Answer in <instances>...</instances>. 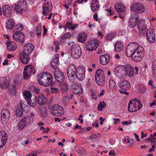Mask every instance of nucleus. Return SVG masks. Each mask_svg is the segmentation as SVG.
<instances>
[{"instance_id":"nucleus-1","label":"nucleus","mask_w":156,"mask_h":156,"mask_svg":"<svg viewBox=\"0 0 156 156\" xmlns=\"http://www.w3.org/2000/svg\"><path fill=\"white\" fill-rule=\"evenodd\" d=\"M114 72L115 76L119 78L127 75L131 77L133 76L134 74V70L130 65L128 64L117 66L115 69Z\"/></svg>"},{"instance_id":"nucleus-2","label":"nucleus","mask_w":156,"mask_h":156,"mask_svg":"<svg viewBox=\"0 0 156 156\" xmlns=\"http://www.w3.org/2000/svg\"><path fill=\"white\" fill-rule=\"evenodd\" d=\"M144 10H131L132 15L129 21V25L132 28H134L137 24V20L139 19V15L144 12Z\"/></svg>"},{"instance_id":"nucleus-3","label":"nucleus","mask_w":156,"mask_h":156,"mask_svg":"<svg viewBox=\"0 0 156 156\" xmlns=\"http://www.w3.org/2000/svg\"><path fill=\"white\" fill-rule=\"evenodd\" d=\"M95 81L97 84L100 86H103L105 83L104 72L103 70H97L95 74Z\"/></svg>"},{"instance_id":"nucleus-4","label":"nucleus","mask_w":156,"mask_h":156,"mask_svg":"<svg viewBox=\"0 0 156 156\" xmlns=\"http://www.w3.org/2000/svg\"><path fill=\"white\" fill-rule=\"evenodd\" d=\"M140 46L136 42H133L129 44L126 49V53L127 56L131 57Z\"/></svg>"},{"instance_id":"nucleus-5","label":"nucleus","mask_w":156,"mask_h":156,"mask_svg":"<svg viewBox=\"0 0 156 156\" xmlns=\"http://www.w3.org/2000/svg\"><path fill=\"white\" fill-rule=\"evenodd\" d=\"M144 48L142 47H139L136 51L131 56L132 59L136 62H139L141 61L144 57Z\"/></svg>"},{"instance_id":"nucleus-6","label":"nucleus","mask_w":156,"mask_h":156,"mask_svg":"<svg viewBox=\"0 0 156 156\" xmlns=\"http://www.w3.org/2000/svg\"><path fill=\"white\" fill-rule=\"evenodd\" d=\"M71 55L74 58H79L82 55L80 47L78 44H74L71 48Z\"/></svg>"},{"instance_id":"nucleus-7","label":"nucleus","mask_w":156,"mask_h":156,"mask_svg":"<svg viewBox=\"0 0 156 156\" xmlns=\"http://www.w3.org/2000/svg\"><path fill=\"white\" fill-rule=\"evenodd\" d=\"M77 69L74 65L70 66L67 69V75L69 80L71 82H74Z\"/></svg>"},{"instance_id":"nucleus-8","label":"nucleus","mask_w":156,"mask_h":156,"mask_svg":"<svg viewBox=\"0 0 156 156\" xmlns=\"http://www.w3.org/2000/svg\"><path fill=\"white\" fill-rule=\"evenodd\" d=\"M99 41L96 39L89 40L86 46V48L89 51H93L95 50L99 46Z\"/></svg>"},{"instance_id":"nucleus-9","label":"nucleus","mask_w":156,"mask_h":156,"mask_svg":"<svg viewBox=\"0 0 156 156\" xmlns=\"http://www.w3.org/2000/svg\"><path fill=\"white\" fill-rule=\"evenodd\" d=\"M52 108L51 112L55 116H61L64 114V111L62 107L58 104L53 105Z\"/></svg>"},{"instance_id":"nucleus-10","label":"nucleus","mask_w":156,"mask_h":156,"mask_svg":"<svg viewBox=\"0 0 156 156\" xmlns=\"http://www.w3.org/2000/svg\"><path fill=\"white\" fill-rule=\"evenodd\" d=\"M1 122L3 125H6L9 121L10 113L9 111L7 109H3L1 113Z\"/></svg>"},{"instance_id":"nucleus-11","label":"nucleus","mask_w":156,"mask_h":156,"mask_svg":"<svg viewBox=\"0 0 156 156\" xmlns=\"http://www.w3.org/2000/svg\"><path fill=\"white\" fill-rule=\"evenodd\" d=\"M120 86L122 89L119 90L120 93L126 95L129 94V93L126 91V90H129L130 87V83L128 81L124 80L122 81L120 83Z\"/></svg>"},{"instance_id":"nucleus-12","label":"nucleus","mask_w":156,"mask_h":156,"mask_svg":"<svg viewBox=\"0 0 156 156\" xmlns=\"http://www.w3.org/2000/svg\"><path fill=\"white\" fill-rule=\"evenodd\" d=\"M85 75V68L82 66H79L78 68L75 77L77 78L78 80L81 81L84 79Z\"/></svg>"},{"instance_id":"nucleus-13","label":"nucleus","mask_w":156,"mask_h":156,"mask_svg":"<svg viewBox=\"0 0 156 156\" xmlns=\"http://www.w3.org/2000/svg\"><path fill=\"white\" fill-rule=\"evenodd\" d=\"M154 29L147 30L146 37L147 40L151 43L154 42L155 39V33Z\"/></svg>"},{"instance_id":"nucleus-14","label":"nucleus","mask_w":156,"mask_h":156,"mask_svg":"<svg viewBox=\"0 0 156 156\" xmlns=\"http://www.w3.org/2000/svg\"><path fill=\"white\" fill-rule=\"evenodd\" d=\"M12 37L16 42H23L24 39V34L21 31H17L13 34Z\"/></svg>"},{"instance_id":"nucleus-15","label":"nucleus","mask_w":156,"mask_h":156,"mask_svg":"<svg viewBox=\"0 0 156 156\" xmlns=\"http://www.w3.org/2000/svg\"><path fill=\"white\" fill-rule=\"evenodd\" d=\"M22 101H20V105L17 106L16 109V115L17 116H21L23 115V112L25 110V105Z\"/></svg>"},{"instance_id":"nucleus-16","label":"nucleus","mask_w":156,"mask_h":156,"mask_svg":"<svg viewBox=\"0 0 156 156\" xmlns=\"http://www.w3.org/2000/svg\"><path fill=\"white\" fill-rule=\"evenodd\" d=\"M55 78L59 83H62L65 80L63 73L58 69L56 70L54 72Z\"/></svg>"},{"instance_id":"nucleus-17","label":"nucleus","mask_w":156,"mask_h":156,"mask_svg":"<svg viewBox=\"0 0 156 156\" xmlns=\"http://www.w3.org/2000/svg\"><path fill=\"white\" fill-rule=\"evenodd\" d=\"M34 49V46L32 43H29L25 44L23 48V51L22 53L29 55L31 53Z\"/></svg>"},{"instance_id":"nucleus-18","label":"nucleus","mask_w":156,"mask_h":156,"mask_svg":"<svg viewBox=\"0 0 156 156\" xmlns=\"http://www.w3.org/2000/svg\"><path fill=\"white\" fill-rule=\"evenodd\" d=\"M7 139V135L4 131L0 132V149L5 145Z\"/></svg>"},{"instance_id":"nucleus-19","label":"nucleus","mask_w":156,"mask_h":156,"mask_svg":"<svg viewBox=\"0 0 156 156\" xmlns=\"http://www.w3.org/2000/svg\"><path fill=\"white\" fill-rule=\"evenodd\" d=\"M48 73H42L40 74L37 77V80L38 83L41 85L42 83L45 82V80L47 79Z\"/></svg>"},{"instance_id":"nucleus-20","label":"nucleus","mask_w":156,"mask_h":156,"mask_svg":"<svg viewBox=\"0 0 156 156\" xmlns=\"http://www.w3.org/2000/svg\"><path fill=\"white\" fill-rule=\"evenodd\" d=\"M19 57L20 59L23 64H27L29 63L30 58L29 55L22 53L20 54Z\"/></svg>"},{"instance_id":"nucleus-21","label":"nucleus","mask_w":156,"mask_h":156,"mask_svg":"<svg viewBox=\"0 0 156 156\" xmlns=\"http://www.w3.org/2000/svg\"><path fill=\"white\" fill-rule=\"evenodd\" d=\"M6 44L7 45V49L9 51H14L17 48V45L14 41H8L6 43Z\"/></svg>"},{"instance_id":"nucleus-22","label":"nucleus","mask_w":156,"mask_h":156,"mask_svg":"<svg viewBox=\"0 0 156 156\" xmlns=\"http://www.w3.org/2000/svg\"><path fill=\"white\" fill-rule=\"evenodd\" d=\"M73 89V92L75 94L77 95L78 94H82L83 91L82 88L81 84H75L72 87Z\"/></svg>"},{"instance_id":"nucleus-23","label":"nucleus","mask_w":156,"mask_h":156,"mask_svg":"<svg viewBox=\"0 0 156 156\" xmlns=\"http://www.w3.org/2000/svg\"><path fill=\"white\" fill-rule=\"evenodd\" d=\"M59 55L58 54H55V55L54 58L52 59V62L51 63V67L56 70H58L56 68L58 66L59 63Z\"/></svg>"},{"instance_id":"nucleus-24","label":"nucleus","mask_w":156,"mask_h":156,"mask_svg":"<svg viewBox=\"0 0 156 156\" xmlns=\"http://www.w3.org/2000/svg\"><path fill=\"white\" fill-rule=\"evenodd\" d=\"M27 2L26 1H23L22 2H20L16 4L12 5L11 9H14V10H23V9L22 7H23V5H25L26 6Z\"/></svg>"},{"instance_id":"nucleus-25","label":"nucleus","mask_w":156,"mask_h":156,"mask_svg":"<svg viewBox=\"0 0 156 156\" xmlns=\"http://www.w3.org/2000/svg\"><path fill=\"white\" fill-rule=\"evenodd\" d=\"M110 55L108 54L102 55L100 57L101 64L103 65H105L110 60Z\"/></svg>"},{"instance_id":"nucleus-26","label":"nucleus","mask_w":156,"mask_h":156,"mask_svg":"<svg viewBox=\"0 0 156 156\" xmlns=\"http://www.w3.org/2000/svg\"><path fill=\"white\" fill-rule=\"evenodd\" d=\"M35 99L37 104L40 105H44L47 102V100L44 95L35 96Z\"/></svg>"},{"instance_id":"nucleus-27","label":"nucleus","mask_w":156,"mask_h":156,"mask_svg":"<svg viewBox=\"0 0 156 156\" xmlns=\"http://www.w3.org/2000/svg\"><path fill=\"white\" fill-rule=\"evenodd\" d=\"M133 104L132 101H131L129 103L128 107V111L129 112H136L137 110H139L140 109V107H137L136 103L135 104L134 103L133 105Z\"/></svg>"},{"instance_id":"nucleus-28","label":"nucleus","mask_w":156,"mask_h":156,"mask_svg":"<svg viewBox=\"0 0 156 156\" xmlns=\"http://www.w3.org/2000/svg\"><path fill=\"white\" fill-rule=\"evenodd\" d=\"M130 10H142L144 9L143 5L140 3H133L130 6Z\"/></svg>"},{"instance_id":"nucleus-29","label":"nucleus","mask_w":156,"mask_h":156,"mask_svg":"<svg viewBox=\"0 0 156 156\" xmlns=\"http://www.w3.org/2000/svg\"><path fill=\"white\" fill-rule=\"evenodd\" d=\"M137 26L138 29L140 30H144L147 28V25L144 20L143 19L139 20L137 23Z\"/></svg>"},{"instance_id":"nucleus-30","label":"nucleus","mask_w":156,"mask_h":156,"mask_svg":"<svg viewBox=\"0 0 156 156\" xmlns=\"http://www.w3.org/2000/svg\"><path fill=\"white\" fill-rule=\"evenodd\" d=\"M53 80V77L52 75L50 73H48V76L47 79H46L45 81V82L42 83L41 85L44 87H47L52 85L53 84L52 83V80Z\"/></svg>"},{"instance_id":"nucleus-31","label":"nucleus","mask_w":156,"mask_h":156,"mask_svg":"<svg viewBox=\"0 0 156 156\" xmlns=\"http://www.w3.org/2000/svg\"><path fill=\"white\" fill-rule=\"evenodd\" d=\"M8 92L12 96H15L16 95L17 93V89L15 84H13L9 86Z\"/></svg>"},{"instance_id":"nucleus-32","label":"nucleus","mask_w":156,"mask_h":156,"mask_svg":"<svg viewBox=\"0 0 156 156\" xmlns=\"http://www.w3.org/2000/svg\"><path fill=\"white\" fill-rule=\"evenodd\" d=\"M24 69L30 74L31 73H32L33 74H34L36 72L35 67L32 65L30 64L26 66Z\"/></svg>"},{"instance_id":"nucleus-33","label":"nucleus","mask_w":156,"mask_h":156,"mask_svg":"<svg viewBox=\"0 0 156 156\" xmlns=\"http://www.w3.org/2000/svg\"><path fill=\"white\" fill-rule=\"evenodd\" d=\"M15 22L12 18H9L6 22L5 27L9 30H12L14 27Z\"/></svg>"},{"instance_id":"nucleus-34","label":"nucleus","mask_w":156,"mask_h":156,"mask_svg":"<svg viewBox=\"0 0 156 156\" xmlns=\"http://www.w3.org/2000/svg\"><path fill=\"white\" fill-rule=\"evenodd\" d=\"M52 5L51 1L45 0L43 5L42 10H50L52 9Z\"/></svg>"},{"instance_id":"nucleus-35","label":"nucleus","mask_w":156,"mask_h":156,"mask_svg":"<svg viewBox=\"0 0 156 156\" xmlns=\"http://www.w3.org/2000/svg\"><path fill=\"white\" fill-rule=\"evenodd\" d=\"M22 119L27 126L33 123L34 121L33 118L30 116H26Z\"/></svg>"},{"instance_id":"nucleus-36","label":"nucleus","mask_w":156,"mask_h":156,"mask_svg":"<svg viewBox=\"0 0 156 156\" xmlns=\"http://www.w3.org/2000/svg\"><path fill=\"white\" fill-rule=\"evenodd\" d=\"M22 119L27 126L33 123L34 121L33 118L30 116H26Z\"/></svg>"},{"instance_id":"nucleus-37","label":"nucleus","mask_w":156,"mask_h":156,"mask_svg":"<svg viewBox=\"0 0 156 156\" xmlns=\"http://www.w3.org/2000/svg\"><path fill=\"white\" fill-rule=\"evenodd\" d=\"M10 80L8 79H4L2 82L0 83V87L2 89L7 88L9 86Z\"/></svg>"},{"instance_id":"nucleus-38","label":"nucleus","mask_w":156,"mask_h":156,"mask_svg":"<svg viewBox=\"0 0 156 156\" xmlns=\"http://www.w3.org/2000/svg\"><path fill=\"white\" fill-rule=\"evenodd\" d=\"M91 3V10H98L99 9L100 5L98 0H93Z\"/></svg>"},{"instance_id":"nucleus-39","label":"nucleus","mask_w":156,"mask_h":156,"mask_svg":"<svg viewBox=\"0 0 156 156\" xmlns=\"http://www.w3.org/2000/svg\"><path fill=\"white\" fill-rule=\"evenodd\" d=\"M78 41L81 43L85 42L87 38V35L85 33H80L78 35Z\"/></svg>"},{"instance_id":"nucleus-40","label":"nucleus","mask_w":156,"mask_h":156,"mask_svg":"<svg viewBox=\"0 0 156 156\" xmlns=\"http://www.w3.org/2000/svg\"><path fill=\"white\" fill-rule=\"evenodd\" d=\"M71 36V34L69 32L66 33L63 35L61 37L60 42L61 43H63L65 41L66 39L69 38Z\"/></svg>"},{"instance_id":"nucleus-41","label":"nucleus","mask_w":156,"mask_h":156,"mask_svg":"<svg viewBox=\"0 0 156 156\" xmlns=\"http://www.w3.org/2000/svg\"><path fill=\"white\" fill-rule=\"evenodd\" d=\"M114 48L116 51L120 52L122 49V45L120 42H118L115 44Z\"/></svg>"},{"instance_id":"nucleus-42","label":"nucleus","mask_w":156,"mask_h":156,"mask_svg":"<svg viewBox=\"0 0 156 156\" xmlns=\"http://www.w3.org/2000/svg\"><path fill=\"white\" fill-rule=\"evenodd\" d=\"M18 129L20 131H21L23 130L26 126H27L26 124L24 123V122L21 119L20 121V122L18 125Z\"/></svg>"},{"instance_id":"nucleus-43","label":"nucleus","mask_w":156,"mask_h":156,"mask_svg":"<svg viewBox=\"0 0 156 156\" xmlns=\"http://www.w3.org/2000/svg\"><path fill=\"white\" fill-rule=\"evenodd\" d=\"M29 90L31 92L35 93L37 94H39L40 89L36 88L34 85H31L29 87Z\"/></svg>"},{"instance_id":"nucleus-44","label":"nucleus","mask_w":156,"mask_h":156,"mask_svg":"<svg viewBox=\"0 0 156 156\" xmlns=\"http://www.w3.org/2000/svg\"><path fill=\"white\" fill-rule=\"evenodd\" d=\"M37 101L35 99V97L33 100L29 99L27 101V103L33 107H35L37 105Z\"/></svg>"},{"instance_id":"nucleus-45","label":"nucleus","mask_w":156,"mask_h":156,"mask_svg":"<svg viewBox=\"0 0 156 156\" xmlns=\"http://www.w3.org/2000/svg\"><path fill=\"white\" fill-rule=\"evenodd\" d=\"M61 91L64 92H67L69 89V87L67 84L62 83L61 85Z\"/></svg>"},{"instance_id":"nucleus-46","label":"nucleus","mask_w":156,"mask_h":156,"mask_svg":"<svg viewBox=\"0 0 156 156\" xmlns=\"http://www.w3.org/2000/svg\"><path fill=\"white\" fill-rule=\"evenodd\" d=\"M115 10H125V6L121 3H117L115 6Z\"/></svg>"},{"instance_id":"nucleus-47","label":"nucleus","mask_w":156,"mask_h":156,"mask_svg":"<svg viewBox=\"0 0 156 156\" xmlns=\"http://www.w3.org/2000/svg\"><path fill=\"white\" fill-rule=\"evenodd\" d=\"M101 136L100 133H97L96 134H92L89 137V139H90L92 141H93L95 139H98V138L100 137Z\"/></svg>"},{"instance_id":"nucleus-48","label":"nucleus","mask_w":156,"mask_h":156,"mask_svg":"<svg viewBox=\"0 0 156 156\" xmlns=\"http://www.w3.org/2000/svg\"><path fill=\"white\" fill-rule=\"evenodd\" d=\"M115 35L116 34L115 33H110L108 34L106 37V39L109 41H111L112 39L114 38Z\"/></svg>"},{"instance_id":"nucleus-49","label":"nucleus","mask_w":156,"mask_h":156,"mask_svg":"<svg viewBox=\"0 0 156 156\" xmlns=\"http://www.w3.org/2000/svg\"><path fill=\"white\" fill-rule=\"evenodd\" d=\"M106 106V104L104 101L100 102L98 104V109L99 111H101L103 110V108H105Z\"/></svg>"},{"instance_id":"nucleus-50","label":"nucleus","mask_w":156,"mask_h":156,"mask_svg":"<svg viewBox=\"0 0 156 156\" xmlns=\"http://www.w3.org/2000/svg\"><path fill=\"white\" fill-rule=\"evenodd\" d=\"M23 94L25 98L27 99H30V98L31 97V94L30 91L27 90L23 93Z\"/></svg>"},{"instance_id":"nucleus-51","label":"nucleus","mask_w":156,"mask_h":156,"mask_svg":"<svg viewBox=\"0 0 156 156\" xmlns=\"http://www.w3.org/2000/svg\"><path fill=\"white\" fill-rule=\"evenodd\" d=\"M3 13L5 16L10 17L12 15V10H3Z\"/></svg>"},{"instance_id":"nucleus-52","label":"nucleus","mask_w":156,"mask_h":156,"mask_svg":"<svg viewBox=\"0 0 156 156\" xmlns=\"http://www.w3.org/2000/svg\"><path fill=\"white\" fill-rule=\"evenodd\" d=\"M41 114L43 118H45L47 116V110L45 108H42L40 110Z\"/></svg>"},{"instance_id":"nucleus-53","label":"nucleus","mask_w":156,"mask_h":156,"mask_svg":"<svg viewBox=\"0 0 156 156\" xmlns=\"http://www.w3.org/2000/svg\"><path fill=\"white\" fill-rule=\"evenodd\" d=\"M72 22H67L65 25L64 27V28L66 30L67 28H68L69 30L70 29L72 30Z\"/></svg>"},{"instance_id":"nucleus-54","label":"nucleus","mask_w":156,"mask_h":156,"mask_svg":"<svg viewBox=\"0 0 156 156\" xmlns=\"http://www.w3.org/2000/svg\"><path fill=\"white\" fill-rule=\"evenodd\" d=\"M51 92L53 94H57L59 91V90L57 88L53 87L52 86L50 87Z\"/></svg>"},{"instance_id":"nucleus-55","label":"nucleus","mask_w":156,"mask_h":156,"mask_svg":"<svg viewBox=\"0 0 156 156\" xmlns=\"http://www.w3.org/2000/svg\"><path fill=\"white\" fill-rule=\"evenodd\" d=\"M30 74L27 72L26 71H25L24 69L23 72V78L24 80H26L28 79L29 77L30 76Z\"/></svg>"},{"instance_id":"nucleus-56","label":"nucleus","mask_w":156,"mask_h":156,"mask_svg":"<svg viewBox=\"0 0 156 156\" xmlns=\"http://www.w3.org/2000/svg\"><path fill=\"white\" fill-rule=\"evenodd\" d=\"M109 84L110 87H116L117 85L114 81L113 79L110 80L109 81Z\"/></svg>"},{"instance_id":"nucleus-57","label":"nucleus","mask_w":156,"mask_h":156,"mask_svg":"<svg viewBox=\"0 0 156 156\" xmlns=\"http://www.w3.org/2000/svg\"><path fill=\"white\" fill-rule=\"evenodd\" d=\"M125 10H116L119 13V16L121 19L124 18V11Z\"/></svg>"},{"instance_id":"nucleus-58","label":"nucleus","mask_w":156,"mask_h":156,"mask_svg":"<svg viewBox=\"0 0 156 156\" xmlns=\"http://www.w3.org/2000/svg\"><path fill=\"white\" fill-rule=\"evenodd\" d=\"M67 100L68 97L67 96H65L63 97L62 102L65 105H68L69 104V102Z\"/></svg>"},{"instance_id":"nucleus-59","label":"nucleus","mask_w":156,"mask_h":156,"mask_svg":"<svg viewBox=\"0 0 156 156\" xmlns=\"http://www.w3.org/2000/svg\"><path fill=\"white\" fill-rule=\"evenodd\" d=\"M150 136L151 137V138H152L151 141V143L156 145V138L153 136L152 134H151Z\"/></svg>"},{"instance_id":"nucleus-60","label":"nucleus","mask_w":156,"mask_h":156,"mask_svg":"<svg viewBox=\"0 0 156 156\" xmlns=\"http://www.w3.org/2000/svg\"><path fill=\"white\" fill-rule=\"evenodd\" d=\"M35 30L36 32H41V28L40 26H37L36 27Z\"/></svg>"},{"instance_id":"nucleus-61","label":"nucleus","mask_w":156,"mask_h":156,"mask_svg":"<svg viewBox=\"0 0 156 156\" xmlns=\"http://www.w3.org/2000/svg\"><path fill=\"white\" fill-rule=\"evenodd\" d=\"M152 69L154 71L156 70V60L154 61L153 62Z\"/></svg>"},{"instance_id":"nucleus-62","label":"nucleus","mask_w":156,"mask_h":156,"mask_svg":"<svg viewBox=\"0 0 156 156\" xmlns=\"http://www.w3.org/2000/svg\"><path fill=\"white\" fill-rule=\"evenodd\" d=\"M9 9H11V8L7 5H4L2 7V10H6Z\"/></svg>"},{"instance_id":"nucleus-63","label":"nucleus","mask_w":156,"mask_h":156,"mask_svg":"<svg viewBox=\"0 0 156 156\" xmlns=\"http://www.w3.org/2000/svg\"><path fill=\"white\" fill-rule=\"evenodd\" d=\"M16 13L18 14L22 15L25 12V10H15Z\"/></svg>"},{"instance_id":"nucleus-64","label":"nucleus","mask_w":156,"mask_h":156,"mask_svg":"<svg viewBox=\"0 0 156 156\" xmlns=\"http://www.w3.org/2000/svg\"><path fill=\"white\" fill-rule=\"evenodd\" d=\"M107 11V15L108 16H112L114 13V10H106Z\"/></svg>"}]
</instances>
